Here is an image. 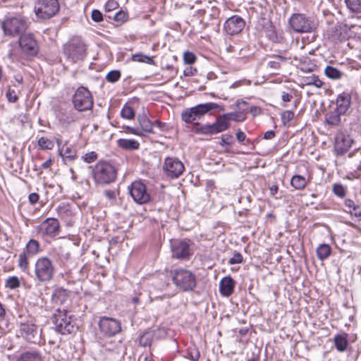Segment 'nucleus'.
<instances>
[{"label": "nucleus", "mask_w": 361, "mask_h": 361, "mask_svg": "<svg viewBox=\"0 0 361 361\" xmlns=\"http://www.w3.org/2000/svg\"><path fill=\"white\" fill-rule=\"evenodd\" d=\"M30 256L25 252L20 254L18 257V267L22 271H26L28 268L27 257Z\"/></svg>", "instance_id": "nucleus-37"}, {"label": "nucleus", "mask_w": 361, "mask_h": 361, "mask_svg": "<svg viewBox=\"0 0 361 361\" xmlns=\"http://www.w3.org/2000/svg\"><path fill=\"white\" fill-rule=\"evenodd\" d=\"M306 85H312L317 87H321L323 85V82L319 80L317 76L313 75L307 78Z\"/></svg>", "instance_id": "nucleus-46"}, {"label": "nucleus", "mask_w": 361, "mask_h": 361, "mask_svg": "<svg viewBox=\"0 0 361 361\" xmlns=\"http://www.w3.org/2000/svg\"><path fill=\"white\" fill-rule=\"evenodd\" d=\"M20 286V280L17 276H10L6 281V287L15 289Z\"/></svg>", "instance_id": "nucleus-42"}, {"label": "nucleus", "mask_w": 361, "mask_h": 361, "mask_svg": "<svg viewBox=\"0 0 361 361\" xmlns=\"http://www.w3.org/2000/svg\"><path fill=\"white\" fill-rule=\"evenodd\" d=\"M343 114H340L337 109H334L327 112L325 115V121L331 126H338L341 123V116Z\"/></svg>", "instance_id": "nucleus-24"}, {"label": "nucleus", "mask_w": 361, "mask_h": 361, "mask_svg": "<svg viewBox=\"0 0 361 361\" xmlns=\"http://www.w3.org/2000/svg\"><path fill=\"white\" fill-rule=\"evenodd\" d=\"M216 109H219V111L223 110L218 104L214 102L200 104L183 111L181 114V118L184 122L187 123H194L198 127L200 125L197 122L195 123V121L200 119L211 111Z\"/></svg>", "instance_id": "nucleus-1"}, {"label": "nucleus", "mask_w": 361, "mask_h": 361, "mask_svg": "<svg viewBox=\"0 0 361 361\" xmlns=\"http://www.w3.org/2000/svg\"><path fill=\"white\" fill-rule=\"evenodd\" d=\"M348 9L355 13H361V0H345Z\"/></svg>", "instance_id": "nucleus-30"}, {"label": "nucleus", "mask_w": 361, "mask_h": 361, "mask_svg": "<svg viewBox=\"0 0 361 361\" xmlns=\"http://www.w3.org/2000/svg\"><path fill=\"white\" fill-rule=\"evenodd\" d=\"M251 202L252 197L250 196H242L239 198V202L245 207V209L247 211L250 210Z\"/></svg>", "instance_id": "nucleus-50"}, {"label": "nucleus", "mask_w": 361, "mask_h": 361, "mask_svg": "<svg viewBox=\"0 0 361 361\" xmlns=\"http://www.w3.org/2000/svg\"><path fill=\"white\" fill-rule=\"evenodd\" d=\"M128 192L133 200L137 204H145L150 200V195L147 191L146 186L141 181L133 182L128 187Z\"/></svg>", "instance_id": "nucleus-14"}, {"label": "nucleus", "mask_w": 361, "mask_h": 361, "mask_svg": "<svg viewBox=\"0 0 361 361\" xmlns=\"http://www.w3.org/2000/svg\"><path fill=\"white\" fill-rule=\"evenodd\" d=\"M163 171L166 176L171 178H178L184 172L185 166L177 157H168L164 160Z\"/></svg>", "instance_id": "nucleus-13"}, {"label": "nucleus", "mask_w": 361, "mask_h": 361, "mask_svg": "<svg viewBox=\"0 0 361 361\" xmlns=\"http://www.w3.org/2000/svg\"><path fill=\"white\" fill-rule=\"evenodd\" d=\"M19 46L23 53L35 56L39 51L37 42L32 34L24 33L19 37Z\"/></svg>", "instance_id": "nucleus-15"}, {"label": "nucleus", "mask_w": 361, "mask_h": 361, "mask_svg": "<svg viewBox=\"0 0 361 361\" xmlns=\"http://www.w3.org/2000/svg\"><path fill=\"white\" fill-rule=\"evenodd\" d=\"M127 16L124 11H120L115 13L114 20L118 22H123L126 20Z\"/></svg>", "instance_id": "nucleus-55"}, {"label": "nucleus", "mask_w": 361, "mask_h": 361, "mask_svg": "<svg viewBox=\"0 0 361 361\" xmlns=\"http://www.w3.org/2000/svg\"><path fill=\"white\" fill-rule=\"evenodd\" d=\"M330 253L331 247L326 244L320 245L317 249V257L322 260L326 259L330 255Z\"/></svg>", "instance_id": "nucleus-33"}, {"label": "nucleus", "mask_w": 361, "mask_h": 361, "mask_svg": "<svg viewBox=\"0 0 361 361\" xmlns=\"http://www.w3.org/2000/svg\"><path fill=\"white\" fill-rule=\"evenodd\" d=\"M98 324L101 333L108 337L116 335L121 330L120 322L111 317L101 318Z\"/></svg>", "instance_id": "nucleus-16"}, {"label": "nucleus", "mask_w": 361, "mask_h": 361, "mask_svg": "<svg viewBox=\"0 0 361 361\" xmlns=\"http://www.w3.org/2000/svg\"><path fill=\"white\" fill-rule=\"evenodd\" d=\"M137 118L140 126V129L143 133H151L153 132L154 124L145 114H138Z\"/></svg>", "instance_id": "nucleus-23"}, {"label": "nucleus", "mask_w": 361, "mask_h": 361, "mask_svg": "<svg viewBox=\"0 0 361 361\" xmlns=\"http://www.w3.org/2000/svg\"><path fill=\"white\" fill-rule=\"evenodd\" d=\"M92 174L97 184H109L116 180V170L109 162L101 161L92 168Z\"/></svg>", "instance_id": "nucleus-3"}, {"label": "nucleus", "mask_w": 361, "mask_h": 361, "mask_svg": "<svg viewBox=\"0 0 361 361\" xmlns=\"http://www.w3.org/2000/svg\"><path fill=\"white\" fill-rule=\"evenodd\" d=\"M59 10L58 0H37L35 4V13L38 18L42 20L52 18Z\"/></svg>", "instance_id": "nucleus-8"}, {"label": "nucleus", "mask_w": 361, "mask_h": 361, "mask_svg": "<svg viewBox=\"0 0 361 361\" xmlns=\"http://www.w3.org/2000/svg\"><path fill=\"white\" fill-rule=\"evenodd\" d=\"M250 111L254 116H258L262 113L260 107L257 106H251Z\"/></svg>", "instance_id": "nucleus-61"}, {"label": "nucleus", "mask_w": 361, "mask_h": 361, "mask_svg": "<svg viewBox=\"0 0 361 361\" xmlns=\"http://www.w3.org/2000/svg\"><path fill=\"white\" fill-rule=\"evenodd\" d=\"M332 190L337 197L341 198H343L346 195V189L341 183L334 184Z\"/></svg>", "instance_id": "nucleus-38"}, {"label": "nucleus", "mask_w": 361, "mask_h": 361, "mask_svg": "<svg viewBox=\"0 0 361 361\" xmlns=\"http://www.w3.org/2000/svg\"><path fill=\"white\" fill-rule=\"evenodd\" d=\"M118 6V4L114 0H109L106 2L105 5V9L106 11H111L116 8Z\"/></svg>", "instance_id": "nucleus-56"}, {"label": "nucleus", "mask_w": 361, "mask_h": 361, "mask_svg": "<svg viewBox=\"0 0 361 361\" xmlns=\"http://www.w3.org/2000/svg\"><path fill=\"white\" fill-rule=\"evenodd\" d=\"M59 155L63 158L64 161H72L77 157L76 149L73 147H66L65 150L59 149Z\"/></svg>", "instance_id": "nucleus-25"}, {"label": "nucleus", "mask_w": 361, "mask_h": 361, "mask_svg": "<svg viewBox=\"0 0 361 361\" xmlns=\"http://www.w3.org/2000/svg\"><path fill=\"white\" fill-rule=\"evenodd\" d=\"M294 112L290 110L284 111L281 114V119L283 125H286L294 118Z\"/></svg>", "instance_id": "nucleus-43"}, {"label": "nucleus", "mask_w": 361, "mask_h": 361, "mask_svg": "<svg viewBox=\"0 0 361 361\" xmlns=\"http://www.w3.org/2000/svg\"><path fill=\"white\" fill-rule=\"evenodd\" d=\"M274 60L270 61L268 63V66L273 70H279L281 67V63L285 62L287 58L281 55H275L273 56Z\"/></svg>", "instance_id": "nucleus-35"}, {"label": "nucleus", "mask_w": 361, "mask_h": 361, "mask_svg": "<svg viewBox=\"0 0 361 361\" xmlns=\"http://www.w3.org/2000/svg\"><path fill=\"white\" fill-rule=\"evenodd\" d=\"M54 323L56 330L61 334H71L75 327L71 317L67 315L66 310H57L54 314Z\"/></svg>", "instance_id": "nucleus-11"}, {"label": "nucleus", "mask_w": 361, "mask_h": 361, "mask_svg": "<svg viewBox=\"0 0 361 361\" xmlns=\"http://www.w3.org/2000/svg\"><path fill=\"white\" fill-rule=\"evenodd\" d=\"M236 138L239 142H243L246 138V135L239 130L236 133Z\"/></svg>", "instance_id": "nucleus-62"}, {"label": "nucleus", "mask_w": 361, "mask_h": 361, "mask_svg": "<svg viewBox=\"0 0 361 361\" xmlns=\"http://www.w3.org/2000/svg\"><path fill=\"white\" fill-rule=\"evenodd\" d=\"M233 137L229 134H224L221 137V145H231Z\"/></svg>", "instance_id": "nucleus-53"}, {"label": "nucleus", "mask_w": 361, "mask_h": 361, "mask_svg": "<svg viewBox=\"0 0 361 361\" xmlns=\"http://www.w3.org/2000/svg\"><path fill=\"white\" fill-rule=\"evenodd\" d=\"M307 183L305 177L300 175H294L290 180V185L296 190L304 189Z\"/></svg>", "instance_id": "nucleus-26"}, {"label": "nucleus", "mask_w": 361, "mask_h": 361, "mask_svg": "<svg viewBox=\"0 0 361 361\" xmlns=\"http://www.w3.org/2000/svg\"><path fill=\"white\" fill-rule=\"evenodd\" d=\"M227 114H232V116H231V118H227V122H228V120H232V121H244L245 118L240 113L232 112V113H228Z\"/></svg>", "instance_id": "nucleus-54"}, {"label": "nucleus", "mask_w": 361, "mask_h": 361, "mask_svg": "<svg viewBox=\"0 0 361 361\" xmlns=\"http://www.w3.org/2000/svg\"><path fill=\"white\" fill-rule=\"evenodd\" d=\"M117 145L122 149L127 151H134L140 148V142L135 139H118Z\"/></svg>", "instance_id": "nucleus-22"}, {"label": "nucleus", "mask_w": 361, "mask_h": 361, "mask_svg": "<svg viewBox=\"0 0 361 361\" xmlns=\"http://www.w3.org/2000/svg\"><path fill=\"white\" fill-rule=\"evenodd\" d=\"M336 107L340 114H345L351 104V95L348 92H342L336 98Z\"/></svg>", "instance_id": "nucleus-20"}, {"label": "nucleus", "mask_w": 361, "mask_h": 361, "mask_svg": "<svg viewBox=\"0 0 361 361\" xmlns=\"http://www.w3.org/2000/svg\"><path fill=\"white\" fill-rule=\"evenodd\" d=\"M5 36L15 37L23 35L27 29L28 25L26 19L21 16L7 18L1 23Z\"/></svg>", "instance_id": "nucleus-4"}, {"label": "nucleus", "mask_w": 361, "mask_h": 361, "mask_svg": "<svg viewBox=\"0 0 361 361\" xmlns=\"http://www.w3.org/2000/svg\"><path fill=\"white\" fill-rule=\"evenodd\" d=\"M39 250V243L33 239L29 240L26 245V247L24 252H25L28 256L32 257L37 254Z\"/></svg>", "instance_id": "nucleus-29"}, {"label": "nucleus", "mask_w": 361, "mask_h": 361, "mask_svg": "<svg viewBox=\"0 0 361 361\" xmlns=\"http://www.w3.org/2000/svg\"><path fill=\"white\" fill-rule=\"evenodd\" d=\"M197 71L195 68L189 66L184 70L183 74L185 76H192L195 75L197 73Z\"/></svg>", "instance_id": "nucleus-58"}, {"label": "nucleus", "mask_w": 361, "mask_h": 361, "mask_svg": "<svg viewBox=\"0 0 361 361\" xmlns=\"http://www.w3.org/2000/svg\"><path fill=\"white\" fill-rule=\"evenodd\" d=\"M243 259L242 255L238 252H235L233 257L228 259V263L229 264H239L243 262Z\"/></svg>", "instance_id": "nucleus-48"}, {"label": "nucleus", "mask_w": 361, "mask_h": 361, "mask_svg": "<svg viewBox=\"0 0 361 361\" xmlns=\"http://www.w3.org/2000/svg\"><path fill=\"white\" fill-rule=\"evenodd\" d=\"M152 341V333L145 332L140 337V344L142 346L146 347L150 345Z\"/></svg>", "instance_id": "nucleus-39"}, {"label": "nucleus", "mask_w": 361, "mask_h": 361, "mask_svg": "<svg viewBox=\"0 0 361 361\" xmlns=\"http://www.w3.org/2000/svg\"><path fill=\"white\" fill-rule=\"evenodd\" d=\"M345 206L349 209V212L350 214H353L352 209H354V207H356L357 205L355 204V202L350 200V199H346L344 202Z\"/></svg>", "instance_id": "nucleus-57"}, {"label": "nucleus", "mask_w": 361, "mask_h": 361, "mask_svg": "<svg viewBox=\"0 0 361 361\" xmlns=\"http://www.w3.org/2000/svg\"><path fill=\"white\" fill-rule=\"evenodd\" d=\"M235 282L231 276L224 277L219 283V291L224 296H230L234 290Z\"/></svg>", "instance_id": "nucleus-21"}, {"label": "nucleus", "mask_w": 361, "mask_h": 361, "mask_svg": "<svg viewBox=\"0 0 361 361\" xmlns=\"http://www.w3.org/2000/svg\"><path fill=\"white\" fill-rule=\"evenodd\" d=\"M118 192L116 190H105L104 195L110 201L111 204H116V197Z\"/></svg>", "instance_id": "nucleus-45"}, {"label": "nucleus", "mask_w": 361, "mask_h": 361, "mask_svg": "<svg viewBox=\"0 0 361 361\" xmlns=\"http://www.w3.org/2000/svg\"><path fill=\"white\" fill-rule=\"evenodd\" d=\"M123 128L125 129L129 133L138 135L140 137L145 136V133H143L142 130H140V129L138 128H133L128 126H123Z\"/></svg>", "instance_id": "nucleus-49"}, {"label": "nucleus", "mask_w": 361, "mask_h": 361, "mask_svg": "<svg viewBox=\"0 0 361 361\" xmlns=\"http://www.w3.org/2000/svg\"><path fill=\"white\" fill-rule=\"evenodd\" d=\"M232 114H223L212 124L202 125L195 128V133L202 135H214L227 130L230 125L227 122L228 118Z\"/></svg>", "instance_id": "nucleus-9"}, {"label": "nucleus", "mask_w": 361, "mask_h": 361, "mask_svg": "<svg viewBox=\"0 0 361 361\" xmlns=\"http://www.w3.org/2000/svg\"><path fill=\"white\" fill-rule=\"evenodd\" d=\"M120 115L124 119L132 120L135 118V113L131 106L126 104L122 107Z\"/></svg>", "instance_id": "nucleus-32"}, {"label": "nucleus", "mask_w": 361, "mask_h": 361, "mask_svg": "<svg viewBox=\"0 0 361 361\" xmlns=\"http://www.w3.org/2000/svg\"><path fill=\"white\" fill-rule=\"evenodd\" d=\"M92 20L96 23H100L103 20V15L100 11L94 9L91 13Z\"/></svg>", "instance_id": "nucleus-51"}, {"label": "nucleus", "mask_w": 361, "mask_h": 361, "mask_svg": "<svg viewBox=\"0 0 361 361\" xmlns=\"http://www.w3.org/2000/svg\"><path fill=\"white\" fill-rule=\"evenodd\" d=\"M19 333L23 338L30 343H37L41 340L42 330L36 324L35 319L32 317L20 323Z\"/></svg>", "instance_id": "nucleus-7"}, {"label": "nucleus", "mask_w": 361, "mask_h": 361, "mask_svg": "<svg viewBox=\"0 0 361 361\" xmlns=\"http://www.w3.org/2000/svg\"><path fill=\"white\" fill-rule=\"evenodd\" d=\"M132 60L137 62L145 63L150 65H154L153 57L143 54L142 53H136L132 55Z\"/></svg>", "instance_id": "nucleus-31"}, {"label": "nucleus", "mask_w": 361, "mask_h": 361, "mask_svg": "<svg viewBox=\"0 0 361 361\" xmlns=\"http://www.w3.org/2000/svg\"><path fill=\"white\" fill-rule=\"evenodd\" d=\"M276 134L274 130H268L264 133V138L266 140H271L275 137Z\"/></svg>", "instance_id": "nucleus-64"}, {"label": "nucleus", "mask_w": 361, "mask_h": 361, "mask_svg": "<svg viewBox=\"0 0 361 361\" xmlns=\"http://www.w3.org/2000/svg\"><path fill=\"white\" fill-rule=\"evenodd\" d=\"M270 195L271 196H272L273 197H274L276 200H279L281 197V196H277L276 194L278 192V190H279V187L276 185H272L270 189Z\"/></svg>", "instance_id": "nucleus-59"}, {"label": "nucleus", "mask_w": 361, "mask_h": 361, "mask_svg": "<svg viewBox=\"0 0 361 361\" xmlns=\"http://www.w3.org/2000/svg\"><path fill=\"white\" fill-rule=\"evenodd\" d=\"M37 144L39 147L42 149H52L54 147V142L44 137H40Z\"/></svg>", "instance_id": "nucleus-36"}, {"label": "nucleus", "mask_w": 361, "mask_h": 361, "mask_svg": "<svg viewBox=\"0 0 361 361\" xmlns=\"http://www.w3.org/2000/svg\"><path fill=\"white\" fill-rule=\"evenodd\" d=\"M121 72L118 70H113L109 72L106 76V79L108 82L114 83L117 82L121 78Z\"/></svg>", "instance_id": "nucleus-41"}, {"label": "nucleus", "mask_w": 361, "mask_h": 361, "mask_svg": "<svg viewBox=\"0 0 361 361\" xmlns=\"http://www.w3.org/2000/svg\"><path fill=\"white\" fill-rule=\"evenodd\" d=\"M326 76L332 80H339L343 76V73L338 68L327 66L324 69Z\"/></svg>", "instance_id": "nucleus-27"}, {"label": "nucleus", "mask_w": 361, "mask_h": 361, "mask_svg": "<svg viewBox=\"0 0 361 361\" xmlns=\"http://www.w3.org/2000/svg\"><path fill=\"white\" fill-rule=\"evenodd\" d=\"M281 99L283 102H288L293 99V95L286 92H283L281 94Z\"/></svg>", "instance_id": "nucleus-63"}, {"label": "nucleus", "mask_w": 361, "mask_h": 361, "mask_svg": "<svg viewBox=\"0 0 361 361\" xmlns=\"http://www.w3.org/2000/svg\"><path fill=\"white\" fill-rule=\"evenodd\" d=\"M289 24L295 32H311L317 27L315 22L301 13H294L289 19Z\"/></svg>", "instance_id": "nucleus-10"}, {"label": "nucleus", "mask_w": 361, "mask_h": 361, "mask_svg": "<svg viewBox=\"0 0 361 361\" xmlns=\"http://www.w3.org/2000/svg\"><path fill=\"white\" fill-rule=\"evenodd\" d=\"M174 284L183 291L192 290L196 286L195 274L187 269H176L171 271Z\"/></svg>", "instance_id": "nucleus-5"}, {"label": "nucleus", "mask_w": 361, "mask_h": 361, "mask_svg": "<svg viewBox=\"0 0 361 361\" xmlns=\"http://www.w3.org/2000/svg\"><path fill=\"white\" fill-rule=\"evenodd\" d=\"M18 361H42V358L38 352L31 351L23 353Z\"/></svg>", "instance_id": "nucleus-28"}, {"label": "nucleus", "mask_w": 361, "mask_h": 361, "mask_svg": "<svg viewBox=\"0 0 361 361\" xmlns=\"http://www.w3.org/2000/svg\"><path fill=\"white\" fill-rule=\"evenodd\" d=\"M28 200L32 204H34L38 202L39 195L36 192L30 193L28 196Z\"/></svg>", "instance_id": "nucleus-60"}, {"label": "nucleus", "mask_w": 361, "mask_h": 361, "mask_svg": "<svg viewBox=\"0 0 361 361\" xmlns=\"http://www.w3.org/2000/svg\"><path fill=\"white\" fill-rule=\"evenodd\" d=\"M171 247L173 258L185 259L190 255V244L186 240L171 241Z\"/></svg>", "instance_id": "nucleus-18"}, {"label": "nucleus", "mask_w": 361, "mask_h": 361, "mask_svg": "<svg viewBox=\"0 0 361 361\" xmlns=\"http://www.w3.org/2000/svg\"><path fill=\"white\" fill-rule=\"evenodd\" d=\"M97 158L98 154L93 151L86 153L84 156L82 157V160L87 164L94 162L97 159Z\"/></svg>", "instance_id": "nucleus-44"}, {"label": "nucleus", "mask_w": 361, "mask_h": 361, "mask_svg": "<svg viewBox=\"0 0 361 361\" xmlns=\"http://www.w3.org/2000/svg\"><path fill=\"white\" fill-rule=\"evenodd\" d=\"M245 22L243 18L234 15L228 18L224 24V31L230 35L240 33L245 27Z\"/></svg>", "instance_id": "nucleus-17"}, {"label": "nucleus", "mask_w": 361, "mask_h": 361, "mask_svg": "<svg viewBox=\"0 0 361 361\" xmlns=\"http://www.w3.org/2000/svg\"><path fill=\"white\" fill-rule=\"evenodd\" d=\"M353 140L348 135L340 132L336 135L334 149L337 155H343L350 149Z\"/></svg>", "instance_id": "nucleus-19"}, {"label": "nucleus", "mask_w": 361, "mask_h": 361, "mask_svg": "<svg viewBox=\"0 0 361 361\" xmlns=\"http://www.w3.org/2000/svg\"><path fill=\"white\" fill-rule=\"evenodd\" d=\"M60 227H40V231L51 238H55L59 234Z\"/></svg>", "instance_id": "nucleus-40"}, {"label": "nucleus", "mask_w": 361, "mask_h": 361, "mask_svg": "<svg viewBox=\"0 0 361 361\" xmlns=\"http://www.w3.org/2000/svg\"><path fill=\"white\" fill-rule=\"evenodd\" d=\"M6 98L10 102H16L18 99V97L16 94L15 90L8 89L6 94Z\"/></svg>", "instance_id": "nucleus-52"}, {"label": "nucleus", "mask_w": 361, "mask_h": 361, "mask_svg": "<svg viewBox=\"0 0 361 361\" xmlns=\"http://www.w3.org/2000/svg\"><path fill=\"white\" fill-rule=\"evenodd\" d=\"M183 61L187 64H192L196 61L195 55L191 51H185L183 54Z\"/></svg>", "instance_id": "nucleus-47"}, {"label": "nucleus", "mask_w": 361, "mask_h": 361, "mask_svg": "<svg viewBox=\"0 0 361 361\" xmlns=\"http://www.w3.org/2000/svg\"><path fill=\"white\" fill-rule=\"evenodd\" d=\"M334 343L336 349L340 352L344 351L347 348L348 341L346 338L343 336H336L334 338Z\"/></svg>", "instance_id": "nucleus-34"}, {"label": "nucleus", "mask_w": 361, "mask_h": 361, "mask_svg": "<svg viewBox=\"0 0 361 361\" xmlns=\"http://www.w3.org/2000/svg\"><path fill=\"white\" fill-rule=\"evenodd\" d=\"M73 103L78 111L90 109L93 105L90 92L83 86L78 87L73 97Z\"/></svg>", "instance_id": "nucleus-12"}, {"label": "nucleus", "mask_w": 361, "mask_h": 361, "mask_svg": "<svg viewBox=\"0 0 361 361\" xmlns=\"http://www.w3.org/2000/svg\"><path fill=\"white\" fill-rule=\"evenodd\" d=\"M63 54L71 63H78L85 59L87 46L80 37H73L64 44Z\"/></svg>", "instance_id": "nucleus-2"}, {"label": "nucleus", "mask_w": 361, "mask_h": 361, "mask_svg": "<svg viewBox=\"0 0 361 361\" xmlns=\"http://www.w3.org/2000/svg\"><path fill=\"white\" fill-rule=\"evenodd\" d=\"M54 274V267L47 257H39L35 264V279L39 282L50 281Z\"/></svg>", "instance_id": "nucleus-6"}]
</instances>
